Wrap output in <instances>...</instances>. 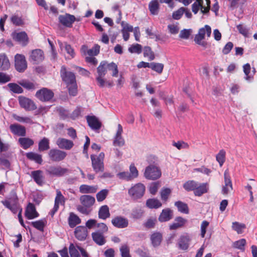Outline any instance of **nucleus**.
<instances>
[{"instance_id": "obj_43", "label": "nucleus", "mask_w": 257, "mask_h": 257, "mask_svg": "<svg viewBox=\"0 0 257 257\" xmlns=\"http://www.w3.org/2000/svg\"><path fill=\"white\" fill-rule=\"evenodd\" d=\"M164 67V65L162 63H156V62H151L150 68L152 70L156 72L159 74H161L163 72Z\"/></svg>"}, {"instance_id": "obj_36", "label": "nucleus", "mask_w": 257, "mask_h": 257, "mask_svg": "<svg viewBox=\"0 0 257 257\" xmlns=\"http://www.w3.org/2000/svg\"><path fill=\"white\" fill-rule=\"evenodd\" d=\"M10 67V63L7 55L0 54V70H6Z\"/></svg>"}, {"instance_id": "obj_19", "label": "nucleus", "mask_w": 257, "mask_h": 257, "mask_svg": "<svg viewBox=\"0 0 257 257\" xmlns=\"http://www.w3.org/2000/svg\"><path fill=\"white\" fill-rule=\"evenodd\" d=\"M74 235L75 237L79 240H84L88 235L87 229L85 226H78L75 229Z\"/></svg>"}, {"instance_id": "obj_21", "label": "nucleus", "mask_w": 257, "mask_h": 257, "mask_svg": "<svg viewBox=\"0 0 257 257\" xmlns=\"http://www.w3.org/2000/svg\"><path fill=\"white\" fill-rule=\"evenodd\" d=\"M206 33L208 37L210 36L211 33V27L207 25H205L204 28H202L199 30L198 33L195 36L194 41H198L204 39Z\"/></svg>"}, {"instance_id": "obj_37", "label": "nucleus", "mask_w": 257, "mask_h": 257, "mask_svg": "<svg viewBox=\"0 0 257 257\" xmlns=\"http://www.w3.org/2000/svg\"><path fill=\"white\" fill-rule=\"evenodd\" d=\"M146 205L150 209H157L161 207L162 204L157 198H150L146 201Z\"/></svg>"}, {"instance_id": "obj_26", "label": "nucleus", "mask_w": 257, "mask_h": 257, "mask_svg": "<svg viewBox=\"0 0 257 257\" xmlns=\"http://www.w3.org/2000/svg\"><path fill=\"white\" fill-rule=\"evenodd\" d=\"M209 190V184L207 183H197V187L194 193L196 196H201L203 194L208 192Z\"/></svg>"}, {"instance_id": "obj_12", "label": "nucleus", "mask_w": 257, "mask_h": 257, "mask_svg": "<svg viewBox=\"0 0 257 257\" xmlns=\"http://www.w3.org/2000/svg\"><path fill=\"white\" fill-rule=\"evenodd\" d=\"M191 241V237L188 233L181 235L178 241L179 248L183 250H187L189 247Z\"/></svg>"}, {"instance_id": "obj_44", "label": "nucleus", "mask_w": 257, "mask_h": 257, "mask_svg": "<svg viewBox=\"0 0 257 257\" xmlns=\"http://www.w3.org/2000/svg\"><path fill=\"white\" fill-rule=\"evenodd\" d=\"M144 56L148 57L149 61H152L155 58V54L149 46H145L144 48Z\"/></svg>"}, {"instance_id": "obj_7", "label": "nucleus", "mask_w": 257, "mask_h": 257, "mask_svg": "<svg viewBox=\"0 0 257 257\" xmlns=\"http://www.w3.org/2000/svg\"><path fill=\"white\" fill-rule=\"evenodd\" d=\"M60 74L62 80L66 85H69L76 82L74 73L72 72L67 71L66 67L64 65L61 68Z\"/></svg>"}, {"instance_id": "obj_28", "label": "nucleus", "mask_w": 257, "mask_h": 257, "mask_svg": "<svg viewBox=\"0 0 257 257\" xmlns=\"http://www.w3.org/2000/svg\"><path fill=\"white\" fill-rule=\"evenodd\" d=\"M150 239L153 246L154 247H157L159 246L162 242L163 235L162 233L160 232H154L151 234Z\"/></svg>"}, {"instance_id": "obj_56", "label": "nucleus", "mask_w": 257, "mask_h": 257, "mask_svg": "<svg viewBox=\"0 0 257 257\" xmlns=\"http://www.w3.org/2000/svg\"><path fill=\"white\" fill-rule=\"evenodd\" d=\"M119 250L121 257H131L130 253V248L127 244H124L122 245Z\"/></svg>"}, {"instance_id": "obj_53", "label": "nucleus", "mask_w": 257, "mask_h": 257, "mask_svg": "<svg viewBox=\"0 0 257 257\" xmlns=\"http://www.w3.org/2000/svg\"><path fill=\"white\" fill-rule=\"evenodd\" d=\"M66 85L70 95L75 96L77 94V85L76 82Z\"/></svg>"}, {"instance_id": "obj_29", "label": "nucleus", "mask_w": 257, "mask_h": 257, "mask_svg": "<svg viewBox=\"0 0 257 257\" xmlns=\"http://www.w3.org/2000/svg\"><path fill=\"white\" fill-rule=\"evenodd\" d=\"M31 177L38 185L41 186L44 184V177L43 175L42 171L39 170L32 171Z\"/></svg>"}, {"instance_id": "obj_49", "label": "nucleus", "mask_w": 257, "mask_h": 257, "mask_svg": "<svg viewBox=\"0 0 257 257\" xmlns=\"http://www.w3.org/2000/svg\"><path fill=\"white\" fill-rule=\"evenodd\" d=\"M246 244V240L244 238L240 239L233 243V246L235 248L240 249L241 251L245 250V245Z\"/></svg>"}, {"instance_id": "obj_25", "label": "nucleus", "mask_w": 257, "mask_h": 257, "mask_svg": "<svg viewBox=\"0 0 257 257\" xmlns=\"http://www.w3.org/2000/svg\"><path fill=\"white\" fill-rule=\"evenodd\" d=\"M187 222V220L182 217H176L174 221L169 225V229L170 230H176L179 228L183 227Z\"/></svg>"}, {"instance_id": "obj_33", "label": "nucleus", "mask_w": 257, "mask_h": 257, "mask_svg": "<svg viewBox=\"0 0 257 257\" xmlns=\"http://www.w3.org/2000/svg\"><path fill=\"white\" fill-rule=\"evenodd\" d=\"M68 224L71 228H74L81 223V219L75 214L71 212L68 219Z\"/></svg>"}, {"instance_id": "obj_24", "label": "nucleus", "mask_w": 257, "mask_h": 257, "mask_svg": "<svg viewBox=\"0 0 257 257\" xmlns=\"http://www.w3.org/2000/svg\"><path fill=\"white\" fill-rule=\"evenodd\" d=\"M173 211L171 209L167 208L162 211L159 216L158 220L161 222H167L172 219Z\"/></svg>"}, {"instance_id": "obj_48", "label": "nucleus", "mask_w": 257, "mask_h": 257, "mask_svg": "<svg viewBox=\"0 0 257 257\" xmlns=\"http://www.w3.org/2000/svg\"><path fill=\"white\" fill-rule=\"evenodd\" d=\"M225 151L222 149L219 151V153L216 156V161L219 164L220 167H221L225 161Z\"/></svg>"}, {"instance_id": "obj_16", "label": "nucleus", "mask_w": 257, "mask_h": 257, "mask_svg": "<svg viewBox=\"0 0 257 257\" xmlns=\"http://www.w3.org/2000/svg\"><path fill=\"white\" fill-rule=\"evenodd\" d=\"M122 132V127L120 124H118L117 130L113 141V144L114 146L122 147L124 145L125 141L121 136Z\"/></svg>"}, {"instance_id": "obj_50", "label": "nucleus", "mask_w": 257, "mask_h": 257, "mask_svg": "<svg viewBox=\"0 0 257 257\" xmlns=\"http://www.w3.org/2000/svg\"><path fill=\"white\" fill-rule=\"evenodd\" d=\"M11 22L16 26H22L24 24V22L22 17L18 15H13L11 18Z\"/></svg>"}, {"instance_id": "obj_31", "label": "nucleus", "mask_w": 257, "mask_h": 257, "mask_svg": "<svg viewBox=\"0 0 257 257\" xmlns=\"http://www.w3.org/2000/svg\"><path fill=\"white\" fill-rule=\"evenodd\" d=\"M26 156L29 160L34 161L38 164H42L43 162L42 155L36 153L32 152L27 153Z\"/></svg>"}, {"instance_id": "obj_3", "label": "nucleus", "mask_w": 257, "mask_h": 257, "mask_svg": "<svg viewBox=\"0 0 257 257\" xmlns=\"http://www.w3.org/2000/svg\"><path fill=\"white\" fill-rule=\"evenodd\" d=\"M1 203L14 214H16L20 209H22L19 204V199L17 196H14L2 200Z\"/></svg>"}, {"instance_id": "obj_14", "label": "nucleus", "mask_w": 257, "mask_h": 257, "mask_svg": "<svg viewBox=\"0 0 257 257\" xmlns=\"http://www.w3.org/2000/svg\"><path fill=\"white\" fill-rule=\"evenodd\" d=\"M44 59V53L41 49L32 50L30 55V60L36 64L41 62Z\"/></svg>"}, {"instance_id": "obj_57", "label": "nucleus", "mask_w": 257, "mask_h": 257, "mask_svg": "<svg viewBox=\"0 0 257 257\" xmlns=\"http://www.w3.org/2000/svg\"><path fill=\"white\" fill-rule=\"evenodd\" d=\"M203 0H196V1L194 2L192 5V12L195 14H196L200 8L201 9L203 8Z\"/></svg>"}, {"instance_id": "obj_39", "label": "nucleus", "mask_w": 257, "mask_h": 257, "mask_svg": "<svg viewBox=\"0 0 257 257\" xmlns=\"http://www.w3.org/2000/svg\"><path fill=\"white\" fill-rule=\"evenodd\" d=\"M97 189L96 186L83 184L80 186L79 192L82 194L94 193L96 192Z\"/></svg>"}, {"instance_id": "obj_40", "label": "nucleus", "mask_w": 257, "mask_h": 257, "mask_svg": "<svg viewBox=\"0 0 257 257\" xmlns=\"http://www.w3.org/2000/svg\"><path fill=\"white\" fill-rule=\"evenodd\" d=\"M149 9L151 14L154 15H157L159 9L158 0H152L149 4Z\"/></svg>"}, {"instance_id": "obj_23", "label": "nucleus", "mask_w": 257, "mask_h": 257, "mask_svg": "<svg viewBox=\"0 0 257 257\" xmlns=\"http://www.w3.org/2000/svg\"><path fill=\"white\" fill-rule=\"evenodd\" d=\"M39 213L37 212L34 204L29 203L25 211V216L28 219H32L38 217Z\"/></svg>"}, {"instance_id": "obj_34", "label": "nucleus", "mask_w": 257, "mask_h": 257, "mask_svg": "<svg viewBox=\"0 0 257 257\" xmlns=\"http://www.w3.org/2000/svg\"><path fill=\"white\" fill-rule=\"evenodd\" d=\"M19 84L28 90H34L38 86L36 82H31L28 80L23 79L19 82Z\"/></svg>"}, {"instance_id": "obj_58", "label": "nucleus", "mask_w": 257, "mask_h": 257, "mask_svg": "<svg viewBox=\"0 0 257 257\" xmlns=\"http://www.w3.org/2000/svg\"><path fill=\"white\" fill-rule=\"evenodd\" d=\"M108 190L107 189H103L98 192L96 195L97 201L101 202L103 201L108 194Z\"/></svg>"}, {"instance_id": "obj_20", "label": "nucleus", "mask_w": 257, "mask_h": 257, "mask_svg": "<svg viewBox=\"0 0 257 257\" xmlns=\"http://www.w3.org/2000/svg\"><path fill=\"white\" fill-rule=\"evenodd\" d=\"M10 129L11 132L15 135L24 137L26 135V130L24 126L18 123L11 124Z\"/></svg>"}, {"instance_id": "obj_38", "label": "nucleus", "mask_w": 257, "mask_h": 257, "mask_svg": "<svg viewBox=\"0 0 257 257\" xmlns=\"http://www.w3.org/2000/svg\"><path fill=\"white\" fill-rule=\"evenodd\" d=\"M50 149V141L49 140L44 137L41 139L38 144V150L39 152H44Z\"/></svg>"}, {"instance_id": "obj_45", "label": "nucleus", "mask_w": 257, "mask_h": 257, "mask_svg": "<svg viewBox=\"0 0 257 257\" xmlns=\"http://www.w3.org/2000/svg\"><path fill=\"white\" fill-rule=\"evenodd\" d=\"M106 61H102L99 66L97 68L98 76H104L106 73Z\"/></svg>"}, {"instance_id": "obj_59", "label": "nucleus", "mask_w": 257, "mask_h": 257, "mask_svg": "<svg viewBox=\"0 0 257 257\" xmlns=\"http://www.w3.org/2000/svg\"><path fill=\"white\" fill-rule=\"evenodd\" d=\"M128 50L131 53L140 54L142 51V46L139 44H133L128 48Z\"/></svg>"}, {"instance_id": "obj_5", "label": "nucleus", "mask_w": 257, "mask_h": 257, "mask_svg": "<svg viewBox=\"0 0 257 257\" xmlns=\"http://www.w3.org/2000/svg\"><path fill=\"white\" fill-rule=\"evenodd\" d=\"M46 172L50 176L60 177L67 174L70 171L67 168L57 165L50 166L46 170Z\"/></svg>"}, {"instance_id": "obj_17", "label": "nucleus", "mask_w": 257, "mask_h": 257, "mask_svg": "<svg viewBox=\"0 0 257 257\" xmlns=\"http://www.w3.org/2000/svg\"><path fill=\"white\" fill-rule=\"evenodd\" d=\"M111 223L114 226L118 228H125L128 225L127 219L121 216H117L113 218L111 220Z\"/></svg>"}, {"instance_id": "obj_60", "label": "nucleus", "mask_w": 257, "mask_h": 257, "mask_svg": "<svg viewBox=\"0 0 257 257\" xmlns=\"http://www.w3.org/2000/svg\"><path fill=\"white\" fill-rule=\"evenodd\" d=\"M65 203V198L59 190H57L56 196L55 199V204L59 206V204L64 205Z\"/></svg>"}, {"instance_id": "obj_30", "label": "nucleus", "mask_w": 257, "mask_h": 257, "mask_svg": "<svg viewBox=\"0 0 257 257\" xmlns=\"http://www.w3.org/2000/svg\"><path fill=\"white\" fill-rule=\"evenodd\" d=\"M80 201L83 206L89 208L94 204L95 200L94 197L91 196L83 195L80 197Z\"/></svg>"}, {"instance_id": "obj_4", "label": "nucleus", "mask_w": 257, "mask_h": 257, "mask_svg": "<svg viewBox=\"0 0 257 257\" xmlns=\"http://www.w3.org/2000/svg\"><path fill=\"white\" fill-rule=\"evenodd\" d=\"M104 154L100 153L98 156L91 155L90 159L92 163V167L96 173L102 172L104 170Z\"/></svg>"}, {"instance_id": "obj_32", "label": "nucleus", "mask_w": 257, "mask_h": 257, "mask_svg": "<svg viewBox=\"0 0 257 257\" xmlns=\"http://www.w3.org/2000/svg\"><path fill=\"white\" fill-rule=\"evenodd\" d=\"M21 147L24 150H27L34 144V141L29 138H20L18 140Z\"/></svg>"}, {"instance_id": "obj_61", "label": "nucleus", "mask_w": 257, "mask_h": 257, "mask_svg": "<svg viewBox=\"0 0 257 257\" xmlns=\"http://www.w3.org/2000/svg\"><path fill=\"white\" fill-rule=\"evenodd\" d=\"M13 117L19 122H25L30 124H33L34 123L33 120L30 117H23L17 114H14Z\"/></svg>"}, {"instance_id": "obj_22", "label": "nucleus", "mask_w": 257, "mask_h": 257, "mask_svg": "<svg viewBox=\"0 0 257 257\" xmlns=\"http://www.w3.org/2000/svg\"><path fill=\"white\" fill-rule=\"evenodd\" d=\"M56 144L60 149L69 150L74 146L73 142L66 139L59 138L56 141Z\"/></svg>"}, {"instance_id": "obj_10", "label": "nucleus", "mask_w": 257, "mask_h": 257, "mask_svg": "<svg viewBox=\"0 0 257 257\" xmlns=\"http://www.w3.org/2000/svg\"><path fill=\"white\" fill-rule=\"evenodd\" d=\"M15 66L17 71L23 72L27 68V63L24 55L17 54L15 56Z\"/></svg>"}, {"instance_id": "obj_47", "label": "nucleus", "mask_w": 257, "mask_h": 257, "mask_svg": "<svg viewBox=\"0 0 257 257\" xmlns=\"http://www.w3.org/2000/svg\"><path fill=\"white\" fill-rule=\"evenodd\" d=\"M233 230L236 231L238 234H241L243 232V229L246 228L245 224L240 223L238 222H233L232 225Z\"/></svg>"}, {"instance_id": "obj_54", "label": "nucleus", "mask_w": 257, "mask_h": 257, "mask_svg": "<svg viewBox=\"0 0 257 257\" xmlns=\"http://www.w3.org/2000/svg\"><path fill=\"white\" fill-rule=\"evenodd\" d=\"M243 72L245 75V79L247 81H250L253 79V76L249 74L251 67L249 63H246L243 66Z\"/></svg>"}, {"instance_id": "obj_51", "label": "nucleus", "mask_w": 257, "mask_h": 257, "mask_svg": "<svg viewBox=\"0 0 257 257\" xmlns=\"http://www.w3.org/2000/svg\"><path fill=\"white\" fill-rule=\"evenodd\" d=\"M8 86L10 90L14 93L20 94L23 92V88L16 83H10L8 84Z\"/></svg>"}, {"instance_id": "obj_11", "label": "nucleus", "mask_w": 257, "mask_h": 257, "mask_svg": "<svg viewBox=\"0 0 257 257\" xmlns=\"http://www.w3.org/2000/svg\"><path fill=\"white\" fill-rule=\"evenodd\" d=\"M59 22L62 25L68 28H71L73 23L75 21L76 18L74 15L66 14L60 15L58 17Z\"/></svg>"}, {"instance_id": "obj_55", "label": "nucleus", "mask_w": 257, "mask_h": 257, "mask_svg": "<svg viewBox=\"0 0 257 257\" xmlns=\"http://www.w3.org/2000/svg\"><path fill=\"white\" fill-rule=\"evenodd\" d=\"M161 186V184L159 181H157L152 183L149 187V190L150 193L154 195L156 194L158 189Z\"/></svg>"}, {"instance_id": "obj_18", "label": "nucleus", "mask_w": 257, "mask_h": 257, "mask_svg": "<svg viewBox=\"0 0 257 257\" xmlns=\"http://www.w3.org/2000/svg\"><path fill=\"white\" fill-rule=\"evenodd\" d=\"M12 36L14 40L21 43L23 46H26L29 43V38L25 32L14 33Z\"/></svg>"}, {"instance_id": "obj_46", "label": "nucleus", "mask_w": 257, "mask_h": 257, "mask_svg": "<svg viewBox=\"0 0 257 257\" xmlns=\"http://www.w3.org/2000/svg\"><path fill=\"white\" fill-rule=\"evenodd\" d=\"M46 223L45 219H41L36 221L32 222V225L38 230L43 231Z\"/></svg>"}, {"instance_id": "obj_1", "label": "nucleus", "mask_w": 257, "mask_h": 257, "mask_svg": "<svg viewBox=\"0 0 257 257\" xmlns=\"http://www.w3.org/2000/svg\"><path fill=\"white\" fill-rule=\"evenodd\" d=\"M146 191L145 185L138 183L132 186L128 190V194L131 199L134 201H138L144 196Z\"/></svg>"}, {"instance_id": "obj_9", "label": "nucleus", "mask_w": 257, "mask_h": 257, "mask_svg": "<svg viewBox=\"0 0 257 257\" xmlns=\"http://www.w3.org/2000/svg\"><path fill=\"white\" fill-rule=\"evenodd\" d=\"M18 100L20 106L27 111L34 110L37 108L35 102L29 98L23 96H20L18 98Z\"/></svg>"}, {"instance_id": "obj_8", "label": "nucleus", "mask_w": 257, "mask_h": 257, "mask_svg": "<svg viewBox=\"0 0 257 257\" xmlns=\"http://www.w3.org/2000/svg\"><path fill=\"white\" fill-rule=\"evenodd\" d=\"M35 96L40 101L47 102L52 99L54 93L50 89L43 88L36 92Z\"/></svg>"}, {"instance_id": "obj_6", "label": "nucleus", "mask_w": 257, "mask_h": 257, "mask_svg": "<svg viewBox=\"0 0 257 257\" xmlns=\"http://www.w3.org/2000/svg\"><path fill=\"white\" fill-rule=\"evenodd\" d=\"M66 152L58 149H52L48 152V157L52 162H59L67 156Z\"/></svg>"}, {"instance_id": "obj_63", "label": "nucleus", "mask_w": 257, "mask_h": 257, "mask_svg": "<svg viewBox=\"0 0 257 257\" xmlns=\"http://www.w3.org/2000/svg\"><path fill=\"white\" fill-rule=\"evenodd\" d=\"M157 222V219L154 217H151L144 223V226L147 228H154Z\"/></svg>"}, {"instance_id": "obj_64", "label": "nucleus", "mask_w": 257, "mask_h": 257, "mask_svg": "<svg viewBox=\"0 0 257 257\" xmlns=\"http://www.w3.org/2000/svg\"><path fill=\"white\" fill-rule=\"evenodd\" d=\"M76 247L73 243L70 244L69 250L71 257H81Z\"/></svg>"}, {"instance_id": "obj_42", "label": "nucleus", "mask_w": 257, "mask_h": 257, "mask_svg": "<svg viewBox=\"0 0 257 257\" xmlns=\"http://www.w3.org/2000/svg\"><path fill=\"white\" fill-rule=\"evenodd\" d=\"M197 182L194 180H189L183 184V187L187 191H193L194 192L197 187Z\"/></svg>"}, {"instance_id": "obj_2", "label": "nucleus", "mask_w": 257, "mask_h": 257, "mask_svg": "<svg viewBox=\"0 0 257 257\" xmlns=\"http://www.w3.org/2000/svg\"><path fill=\"white\" fill-rule=\"evenodd\" d=\"M144 175L148 180H155L161 177L162 172L159 166L148 165L145 168Z\"/></svg>"}, {"instance_id": "obj_27", "label": "nucleus", "mask_w": 257, "mask_h": 257, "mask_svg": "<svg viewBox=\"0 0 257 257\" xmlns=\"http://www.w3.org/2000/svg\"><path fill=\"white\" fill-rule=\"evenodd\" d=\"M92 238L94 242L98 245H102L106 242L104 233L99 231H95L91 234Z\"/></svg>"}, {"instance_id": "obj_13", "label": "nucleus", "mask_w": 257, "mask_h": 257, "mask_svg": "<svg viewBox=\"0 0 257 257\" xmlns=\"http://www.w3.org/2000/svg\"><path fill=\"white\" fill-rule=\"evenodd\" d=\"M224 185L222 187V193L224 195H226L233 189L232 182L228 170H226L224 172Z\"/></svg>"}, {"instance_id": "obj_15", "label": "nucleus", "mask_w": 257, "mask_h": 257, "mask_svg": "<svg viewBox=\"0 0 257 257\" xmlns=\"http://www.w3.org/2000/svg\"><path fill=\"white\" fill-rule=\"evenodd\" d=\"M86 120L89 126L93 131H98L101 127V122L94 115H88Z\"/></svg>"}, {"instance_id": "obj_35", "label": "nucleus", "mask_w": 257, "mask_h": 257, "mask_svg": "<svg viewBox=\"0 0 257 257\" xmlns=\"http://www.w3.org/2000/svg\"><path fill=\"white\" fill-rule=\"evenodd\" d=\"M98 217L100 219L105 220L110 216L109 209L107 205H104L101 206L98 211Z\"/></svg>"}, {"instance_id": "obj_52", "label": "nucleus", "mask_w": 257, "mask_h": 257, "mask_svg": "<svg viewBox=\"0 0 257 257\" xmlns=\"http://www.w3.org/2000/svg\"><path fill=\"white\" fill-rule=\"evenodd\" d=\"M144 211L141 208H136L133 209L131 216L134 219H140L144 215Z\"/></svg>"}, {"instance_id": "obj_41", "label": "nucleus", "mask_w": 257, "mask_h": 257, "mask_svg": "<svg viewBox=\"0 0 257 257\" xmlns=\"http://www.w3.org/2000/svg\"><path fill=\"white\" fill-rule=\"evenodd\" d=\"M175 206L177 207L178 210L183 213L188 214L189 212L188 205L181 201H178L175 203Z\"/></svg>"}, {"instance_id": "obj_62", "label": "nucleus", "mask_w": 257, "mask_h": 257, "mask_svg": "<svg viewBox=\"0 0 257 257\" xmlns=\"http://www.w3.org/2000/svg\"><path fill=\"white\" fill-rule=\"evenodd\" d=\"M171 193V190L168 188H163L161 192V198L163 201H167Z\"/></svg>"}]
</instances>
